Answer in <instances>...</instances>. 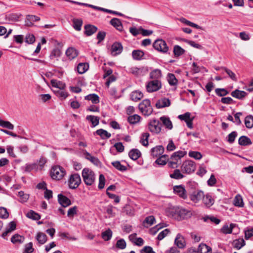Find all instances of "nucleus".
Returning a JSON list of instances; mask_svg holds the SVG:
<instances>
[{"label": "nucleus", "instance_id": "f257e3e1", "mask_svg": "<svg viewBox=\"0 0 253 253\" xmlns=\"http://www.w3.org/2000/svg\"><path fill=\"white\" fill-rule=\"evenodd\" d=\"M168 214L174 219L181 221L191 217L192 212L188 209L176 206L169 208L168 210Z\"/></svg>", "mask_w": 253, "mask_h": 253}, {"label": "nucleus", "instance_id": "f03ea898", "mask_svg": "<svg viewBox=\"0 0 253 253\" xmlns=\"http://www.w3.org/2000/svg\"><path fill=\"white\" fill-rule=\"evenodd\" d=\"M83 181L86 185H92L95 181L94 172L89 168H84L82 173Z\"/></svg>", "mask_w": 253, "mask_h": 253}, {"label": "nucleus", "instance_id": "7ed1b4c3", "mask_svg": "<svg viewBox=\"0 0 253 253\" xmlns=\"http://www.w3.org/2000/svg\"><path fill=\"white\" fill-rule=\"evenodd\" d=\"M65 174L66 171L65 169L59 166L52 167L50 170V176L53 179L61 180Z\"/></svg>", "mask_w": 253, "mask_h": 253}, {"label": "nucleus", "instance_id": "20e7f679", "mask_svg": "<svg viewBox=\"0 0 253 253\" xmlns=\"http://www.w3.org/2000/svg\"><path fill=\"white\" fill-rule=\"evenodd\" d=\"M140 112L145 116H148L153 112V108L149 99L143 100L138 106Z\"/></svg>", "mask_w": 253, "mask_h": 253}, {"label": "nucleus", "instance_id": "39448f33", "mask_svg": "<svg viewBox=\"0 0 253 253\" xmlns=\"http://www.w3.org/2000/svg\"><path fill=\"white\" fill-rule=\"evenodd\" d=\"M196 169V165L195 163L191 160L184 161L181 167L182 172L188 174L194 172Z\"/></svg>", "mask_w": 253, "mask_h": 253}, {"label": "nucleus", "instance_id": "423d86ee", "mask_svg": "<svg viewBox=\"0 0 253 253\" xmlns=\"http://www.w3.org/2000/svg\"><path fill=\"white\" fill-rule=\"evenodd\" d=\"M162 86L161 81L152 80L146 83V88L147 92L152 93L160 89Z\"/></svg>", "mask_w": 253, "mask_h": 253}, {"label": "nucleus", "instance_id": "0eeeda50", "mask_svg": "<svg viewBox=\"0 0 253 253\" xmlns=\"http://www.w3.org/2000/svg\"><path fill=\"white\" fill-rule=\"evenodd\" d=\"M148 129L153 133L159 134L162 129V124L159 120L153 119L149 123Z\"/></svg>", "mask_w": 253, "mask_h": 253}, {"label": "nucleus", "instance_id": "6e6552de", "mask_svg": "<svg viewBox=\"0 0 253 253\" xmlns=\"http://www.w3.org/2000/svg\"><path fill=\"white\" fill-rule=\"evenodd\" d=\"M153 46L156 50L164 53L168 52L169 50V47L166 42L162 39L156 40L153 43Z\"/></svg>", "mask_w": 253, "mask_h": 253}, {"label": "nucleus", "instance_id": "1a4fd4ad", "mask_svg": "<svg viewBox=\"0 0 253 253\" xmlns=\"http://www.w3.org/2000/svg\"><path fill=\"white\" fill-rule=\"evenodd\" d=\"M69 186L70 188L76 189L81 182L80 175L78 173H74L70 175L69 179Z\"/></svg>", "mask_w": 253, "mask_h": 253}, {"label": "nucleus", "instance_id": "9d476101", "mask_svg": "<svg viewBox=\"0 0 253 253\" xmlns=\"http://www.w3.org/2000/svg\"><path fill=\"white\" fill-rule=\"evenodd\" d=\"M174 245L179 249H184L186 248L187 245L186 239L181 233L176 234Z\"/></svg>", "mask_w": 253, "mask_h": 253}, {"label": "nucleus", "instance_id": "9b49d317", "mask_svg": "<svg viewBox=\"0 0 253 253\" xmlns=\"http://www.w3.org/2000/svg\"><path fill=\"white\" fill-rule=\"evenodd\" d=\"M129 72L136 77H140L145 76L148 72V70L144 67H132L129 69Z\"/></svg>", "mask_w": 253, "mask_h": 253}, {"label": "nucleus", "instance_id": "f8f14e48", "mask_svg": "<svg viewBox=\"0 0 253 253\" xmlns=\"http://www.w3.org/2000/svg\"><path fill=\"white\" fill-rule=\"evenodd\" d=\"M174 193L180 198L185 199L187 197V194L184 186L182 185H176L173 188Z\"/></svg>", "mask_w": 253, "mask_h": 253}, {"label": "nucleus", "instance_id": "ddd939ff", "mask_svg": "<svg viewBox=\"0 0 253 253\" xmlns=\"http://www.w3.org/2000/svg\"><path fill=\"white\" fill-rule=\"evenodd\" d=\"M204 192L200 190H196L193 191L190 195L191 200L195 203H198L204 197Z\"/></svg>", "mask_w": 253, "mask_h": 253}, {"label": "nucleus", "instance_id": "4468645a", "mask_svg": "<svg viewBox=\"0 0 253 253\" xmlns=\"http://www.w3.org/2000/svg\"><path fill=\"white\" fill-rule=\"evenodd\" d=\"M164 150V148L162 145L156 146L151 149V155L153 158L159 157L163 154Z\"/></svg>", "mask_w": 253, "mask_h": 253}, {"label": "nucleus", "instance_id": "2eb2a0df", "mask_svg": "<svg viewBox=\"0 0 253 253\" xmlns=\"http://www.w3.org/2000/svg\"><path fill=\"white\" fill-rule=\"evenodd\" d=\"M170 105V101L169 98L163 97L159 99L156 103V107L158 109L167 107Z\"/></svg>", "mask_w": 253, "mask_h": 253}, {"label": "nucleus", "instance_id": "dca6fc26", "mask_svg": "<svg viewBox=\"0 0 253 253\" xmlns=\"http://www.w3.org/2000/svg\"><path fill=\"white\" fill-rule=\"evenodd\" d=\"M202 201L204 205L207 208L211 207L214 203V199L210 193H207L206 195L204 194Z\"/></svg>", "mask_w": 253, "mask_h": 253}, {"label": "nucleus", "instance_id": "f3484780", "mask_svg": "<svg viewBox=\"0 0 253 253\" xmlns=\"http://www.w3.org/2000/svg\"><path fill=\"white\" fill-rule=\"evenodd\" d=\"M58 201L59 203L63 207L66 208L71 205L70 200L62 194H58Z\"/></svg>", "mask_w": 253, "mask_h": 253}, {"label": "nucleus", "instance_id": "a211bd4d", "mask_svg": "<svg viewBox=\"0 0 253 253\" xmlns=\"http://www.w3.org/2000/svg\"><path fill=\"white\" fill-rule=\"evenodd\" d=\"M160 120L162 123L166 128L168 130H171L173 128V125L170 119L166 116H163L160 118Z\"/></svg>", "mask_w": 253, "mask_h": 253}, {"label": "nucleus", "instance_id": "6ab92c4d", "mask_svg": "<svg viewBox=\"0 0 253 253\" xmlns=\"http://www.w3.org/2000/svg\"><path fill=\"white\" fill-rule=\"evenodd\" d=\"M123 46L119 42L114 43L111 47V53L113 55H118L122 52Z\"/></svg>", "mask_w": 253, "mask_h": 253}, {"label": "nucleus", "instance_id": "aec40b11", "mask_svg": "<svg viewBox=\"0 0 253 253\" xmlns=\"http://www.w3.org/2000/svg\"><path fill=\"white\" fill-rule=\"evenodd\" d=\"M40 18L36 15H28L25 19V24L26 26L31 27L33 25V22L38 21Z\"/></svg>", "mask_w": 253, "mask_h": 253}, {"label": "nucleus", "instance_id": "412c9836", "mask_svg": "<svg viewBox=\"0 0 253 253\" xmlns=\"http://www.w3.org/2000/svg\"><path fill=\"white\" fill-rule=\"evenodd\" d=\"M162 77V72L159 69H154L150 73V78L152 80L161 81Z\"/></svg>", "mask_w": 253, "mask_h": 253}, {"label": "nucleus", "instance_id": "4be33fe9", "mask_svg": "<svg viewBox=\"0 0 253 253\" xmlns=\"http://www.w3.org/2000/svg\"><path fill=\"white\" fill-rule=\"evenodd\" d=\"M169 160V156L167 155H162V156L159 157L158 159L155 161L153 165L155 166V164L159 165V166H165L167 164Z\"/></svg>", "mask_w": 253, "mask_h": 253}, {"label": "nucleus", "instance_id": "5701e85b", "mask_svg": "<svg viewBox=\"0 0 253 253\" xmlns=\"http://www.w3.org/2000/svg\"><path fill=\"white\" fill-rule=\"evenodd\" d=\"M231 94L234 98L242 100L247 96V93L244 91L236 89L232 91Z\"/></svg>", "mask_w": 253, "mask_h": 253}, {"label": "nucleus", "instance_id": "b1692460", "mask_svg": "<svg viewBox=\"0 0 253 253\" xmlns=\"http://www.w3.org/2000/svg\"><path fill=\"white\" fill-rule=\"evenodd\" d=\"M66 55L70 60L75 59L78 55V51L73 47L68 48L66 51Z\"/></svg>", "mask_w": 253, "mask_h": 253}, {"label": "nucleus", "instance_id": "393cba45", "mask_svg": "<svg viewBox=\"0 0 253 253\" xmlns=\"http://www.w3.org/2000/svg\"><path fill=\"white\" fill-rule=\"evenodd\" d=\"M110 23L115 28H116L118 30L121 31L123 30V27L122 24L121 23V20L117 18H113L112 19Z\"/></svg>", "mask_w": 253, "mask_h": 253}, {"label": "nucleus", "instance_id": "a878e982", "mask_svg": "<svg viewBox=\"0 0 253 253\" xmlns=\"http://www.w3.org/2000/svg\"><path fill=\"white\" fill-rule=\"evenodd\" d=\"M130 98L132 101L137 102L141 99L143 97L142 92L138 90L132 91L130 94Z\"/></svg>", "mask_w": 253, "mask_h": 253}, {"label": "nucleus", "instance_id": "bb28decb", "mask_svg": "<svg viewBox=\"0 0 253 253\" xmlns=\"http://www.w3.org/2000/svg\"><path fill=\"white\" fill-rule=\"evenodd\" d=\"M84 30L85 34L88 36H90L97 31V28L93 25H87L85 26Z\"/></svg>", "mask_w": 253, "mask_h": 253}, {"label": "nucleus", "instance_id": "cd10ccee", "mask_svg": "<svg viewBox=\"0 0 253 253\" xmlns=\"http://www.w3.org/2000/svg\"><path fill=\"white\" fill-rule=\"evenodd\" d=\"M211 248L206 244L201 243L199 245L198 249V253H211Z\"/></svg>", "mask_w": 253, "mask_h": 253}, {"label": "nucleus", "instance_id": "c85d7f7f", "mask_svg": "<svg viewBox=\"0 0 253 253\" xmlns=\"http://www.w3.org/2000/svg\"><path fill=\"white\" fill-rule=\"evenodd\" d=\"M50 83L53 87L58 88L60 89H64L66 87L65 84L57 80H51L50 81Z\"/></svg>", "mask_w": 253, "mask_h": 253}, {"label": "nucleus", "instance_id": "c756f323", "mask_svg": "<svg viewBox=\"0 0 253 253\" xmlns=\"http://www.w3.org/2000/svg\"><path fill=\"white\" fill-rule=\"evenodd\" d=\"M129 157L133 160H136L141 156L140 152L137 149L131 150L128 153Z\"/></svg>", "mask_w": 253, "mask_h": 253}, {"label": "nucleus", "instance_id": "7c9ffc66", "mask_svg": "<svg viewBox=\"0 0 253 253\" xmlns=\"http://www.w3.org/2000/svg\"><path fill=\"white\" fill-rule=\"evenodd\" d=\"M150 136V134L147 132H143L141 134L140 136V142L142 145L144 146H147L148 145V138Z\"/></svg>", "mask_w": 253, "mask_h": 253}, {"label": "nucleus", "instance_id": "2f4dec72", "mask_svg": "<svg viewBox=\"0 0 253 253\" xmlns=\"http://www.w3.org/2000/svg\"><path fill=\"white\" fill-rule=\"evenodd\" d=\"M85 99L90 100L93 104H97L99 102V96L94 93L90 94L85 96Z\"/></svg>", "mask_w": 253, "mask_h": 253}, {"label": "nucleus", "instance_id": "473e14b6", "mask_svg": "<svg viewBox=\"0 0 253 253\" xmlns=\"http://www.w3.org/2000/svg\"><path fill=\"white\" fill-rule=\"evenodd\" d=\"M88 65L87 63H80L77 66V70L79 74H82L88 70Z\"/></svg>", "mask_w": 253, "mask_h": 253}, {"label": "nucleus", "instance_id": "72a5a7b5", "mask_svg": "<svg viewBox=\"0 0 253 253\" xmlns=\"http://www.w3.org/2000/svg\"><path fill=\"white\" fill-rule=\"evenodd\" d=\"M235 226V224L233 223H231L229 226L228 225H225L221 229V232L225 234H231L232 233L233 229Z\"/></svg>", "mask_w": 253, "mask_h": 253}, {"label": "nucleus", "instance_id": "f704fd0d", "mask_svg": "<svg viewBox=\"0 0 253 253\" xmlns=\"http://www.w3.org/2000/svg\"><path fill=\"white\" fill-rule=\"evenodd\" d=\"M144 53L141 50H134L132 52V56L134 60H140L142 59Z\"/></svg>", "mask_w": 253, "mask_h": 253}, {"label": "nucleus", "instance_id": "c9c22d12", "mask_svg": "<svg viewBox=\"0 0 253 253\" xmlns=\"http://www.w3.org/2000/svg\"><path fill=\"white\" fill-rule=\"evenodd\" d=\"M233 245L234 248L239 250L245 245V242L242 238L236 239L233 241Z\"/></svg>", "mask_w": 253, "mask_h": 253}, {"label": "nucleus", "instance_id": "e433bc0d", "mask_svg": "<svg viewBox=\"0 0 253 253\" xmlns=\"http://www.w3.org/2000/svg\"><path fill=\"white\" fill-rule=\"evenodd\" d=\"M169 176L170 178L175 179H181L184 177V175L178 169H175L174 170L173 173L170 174Z\"/></svg>", "mask_w": 253, "mask_h": 253}, {"label": "nucleus", "instance_id": "4c0bfd02", "mask_svg": "<svg viewBox=\"0 0 253 253\" xmlns=\"http://www.w3.org/2000/svg\"><path fill=\"white\" fill-rule=\"evenodd\" d=\"M24 170L26 172H30L33 170H38L39 169L37 163L27 164L24 167Z\"/></svg>", "mask_w": 253, "mask_h": 253}, {"label": "nucleus", "instance_id": "58836bf2", "mask_svg": "<svg viewBox=\"0 0 253 253\" xmlns=\"http://www.w3.org/2000/svg\"><path fill=\"white\" fill-rule=\"evenodd\" d=\"M238 143L242 146H246L252 144L250 139L246 136H241L238 140Z\"/></svg>", "mask_w": 253, "mask_h": 253}, {"label": "nucleus", "instance_id": "ea45409f", "mask_svg": "<svg viewBox=\"0 0 253 253\" xmlns=\"http://www.w3.org/2000/svg\"><path fill=\"white\" fill-rule=\"evenodd\" d=\"M167 80L170 85H176L178 83L177 80L174 74L169 73L167 76Z\"/></svg>", "mask_w": 253, "mask_h": 253}, {"label": "nucleus", "instance_id": "a19ab883", "mask_svg": "<svg viewBox=\"0 0 253 253\" xmlns=\"http://www.w3.org/2000/svg\"><path fill=\"white\" fill-rule=\"evenodd\" d=\"M96 133L99 135L102 139H107L111 137V134L106 130L103 129H99L96 130Z\"/></svg>", "mask_w": 253, "mask_h": 253}, {"label": "nucleus", "instance_id": "79ce46f5", "mask_svg": "<svg viewBox=\"0 0 253 253\" xmlns=\"http://www.w3.org/2000/svg\"><path fill=\"white\" fill-rule=\"evenodd\" d=\"M83 25V21L81 19H73V27L78 31L81 30V27Z\"/></svg>", "mask_w": 253, "mask_h": 253}, {"label": "nucleus", "instance_id": "37998d69", "mask_svg": "<svg viewBox=\"0 0 253 253\" xmlns=\"http://www.w3.org/2000/svg\"><path fill=\"white\" fill-rule=\"evenodd\" d=\"M234 205L236 207H243L244 204L242 196L238 194L236 195L234 199Z\"/></svg>", "mask_w": 253, "mask_h": 253}, {"label": "nucleus", "instance_id": "c03bdc74", "mask_svg": "<svg viewBox=\"0 0 253 253\" xmlns=\"http://www.w3.org/2000/svg\"><path fill=\"white\" fill-rule=\"evenodd\" d=\"M111 164L118 170L125 171L127 169L126 167L122 165L120 161H116L112 162Z\"/></svg>", "mask_w": 253, "mask_h": 253}, {"label": "nucleus", "instance_id": "a18cd8bd", "mask_svg": "<svg viewBox=\"0 0 253 253\" xmlns=\"http://www.w3.org/2000/svg\"><path fill=\"white\" fill-rule=\"evenodd\" d=\"M36 239L40 244L42 245L46 242L47 237L44 233L39 232L36 236Z\"/></svg>", "mask_w": 253, "mask_h": 253}, {"label": "nucleus", "instance_id": "49530a36", "mask_svg": "<svg viewBox=\"0 0 253 253\" xmlns=\"http://www.w3.org/2000/svg\"><path fill=\"white\" fill-rule=\"evenodd\" d=\"M17 196L19 197V202L22 203L26 202L29 198V194L24 193L22 191L18 192Z\"/></svg>", "mask_w": 253, "mask_h": 253}, {"label": "nucleus", "instance_id": "de8ad7c7", "mask_svg": "<svg viewBox=\"0 0 253 253\" xmlns=\"http://www.w3.org/2000/svg\"><path fill=\"white\" fill-rule=\"evenodd\" d=\"M61 54L62 52L60 49L58 48H55L51 51L49 58L50 59H53L55 58H57L60 57Z\"/></svg>", "mask_w": 253, "mask_h": 253}, {"label": "nucleus", "instance_id": "09e8293b", "mask_svg": "<svg viewBox=\"0 0 253 253\" xmlns=\"http://www.w3.org/2000/svg\"><path fill=\"white\" fill-rule=\"evenodd\" d=\"M185 52V50L183 49L179 45H175L173 47V53L174 56L176 57H178L183 54Z\"/></svg>", "mask_w": 253, "mask_h": 253}, {"label": "nucleus", "instance_id": "8fccbe9b", "mask_svg": "<svg viewBox=\"0 0 253 253\" xmlns=\"http://www.w3.org/2000/svg\"><path fill=\"white\" fill-rule=\"evenodd\" d=\"M86 120L89 121L93 126H95L98 125L99 122V118L92 115H88L86 116Z\"/></svg>", "mask_w": 253, "mask_h": 253}, {"label": "nucleus", "instance_id": "3c124183", "mask_svg": "<svg viewBox=\"0 0 253 253\" xmlns=\"http://www.w3.org/2000/svg\"><path fill=\"white\" fill-rule=\"evenodd\" d=\"M186 154V152L185 151H178L174 152L171 156V159H175L179 161L181 158L184 157Z\"/></svg>", "mask_w": 253, "mask_h": 253}, {"label": "nucleus", "instance_id": "603ef678", "mask_svg": "<svg viewBox=\"0 0 253 253\" xmlns=\"http://www.w3.org/2000/svg\"><path fill=\"white\" fill-rule=\"evenodd\" d=\"M141 117L138 115H133L128 117L127 120L131 124H135L138 123L140 120Z\"/></svg>", "mask_w": 253, "mask_h": 253}, {"label": "nucleus", "instance_id": "864d4df0", "mask_svg": "<svg viewBox=\"0 0 253 253\" xmlns=\"http://www.w3.org/2000/svg\"><path fill=\"white\" fill-rule=\"evenodd\" d=\"M245 124L247 128H251L253 127V116L249 115L245 119Z\"/></svg>", "mask_w": 253, "mask_h": 253}, {"label": "nucleus", "instance_id": "5fc2aeb1", "mask_svg": "<svg viewBox=\"0 0 253 253\" xmlns=\"http://www.w3.org/2000/svg\"><path fill=\"white\" fill-rule=\"evenodd\" d=\"M24 238L18 234L14 235L11 238V241L14 244L22 243L23 242Z\"/></svg>", "mask_w": 253, "mask_h": 253}, {"label": "nucleus", "instance_id": "6e6d98bb", "mask_svg": "<svg viewBox=\"0 0 253 253\" xmlns=\"http://www.w3.org/2000/svg\"><path fill=\"white\" fill-rule=\"evenodd\" d=\"M0 126L11 130L14 128V126L10 122L1 119H0Z\"/></svg>", "mask_w": 253, "mask_h": 253}, {"label": "nucleus", "instance_id": "4d7b16f0", "mask_svg": "<svg viewBox=\"0 0 253 253\" xmlns=\"http://www.w3.org/2000/svg\"><path fill=\"white\" fill-rule=\"evenodd\" d=\"M26 216L28 218L34 220H39L41 218V216L38 213L32 210L27 213Z\"/></svg>", "mask_w": 253, "mask_h": 253}, {"label": "nucleus", "instance_id": "13d9d810", "mask_svg": "<svg viewBox=\"0 0 253 253\" xmlns=\"http://www.w3.org/2000/svg\"><path fill=\"white\" fill-rule=\"evenodd\" d=\"M112 236V232L110 229H108V230L102 233V238L104 239V241H108L110 240Z\"/></svg>", "mask_w": 253, "mask_h": 253}, {"label": "nucleus", "instance_id": "bf43d9fd", "mask_svg": "<svg viewBox=\"0 0 253 253\" xmlns=\"http://www.w3.org/2000/svg\"><path fill=\"white\" fill-rule=\"evenodd\" d=\"M155 221V218L154 216L150 215L148 216L145 219L143 224L145 226H146L145 224H147L149 226H151L153 225Z\"/></svg>", "mask_w": 253, "mask_h": 253}, {"label": "nucleus", "instance_id": "052dcab7", "mask_svg": "<svg viewBox=\"0 0 253 253\" xmlns=\"http://www.w3.org/2000/svg\"><path fill=\"white\" fill-rule=\"evenodd\" d=\"M56 95L61 99H65L69 96V93L64 89H60L56 92Z\"/></svg>", "mask_w": 253, "mask_h": 253}, {"label": "nucleus", "instance_id": "680f3d73", "mask_svg": "<svg viewBox=\"0 0 253 253\" xmlns=\"http://www.w3.org/2000/svg\"><path fill=\"white\" fill-rule=\"evenodd\" d=\"M188 154L189 157L193 158L196 160H200L202 158V154L199 152L190 151Z\"/></svg>", "mask_w": 253, "mask_h": 253}, {"label": "nucleus", "instance_id": "e2e57ef3", "mask_svg": "<svg viewBox=\"0 0 253 253\" xmlns=\"http://www.w3.org/2000/svg\"><path fill=\"white\" fill-rule=\"evenodd\" d=\"M115 209L112 205H108L105 207L106 213L109 215V217H113L115 215V213L114 211Z\"/></svg>", "mask_w": 253, "mask_h": 253}, {"label": "nucleus", "instance_id": "0e129e2a", "mask_svg": "<svg viewBox=\"0 0 253 253\" xmlns=\"http://www.w3.org/2000/svg\"><path fill=\"white\" fill-rule=\"evenodd\" d=\"M47 162L46 159L42 156L40 159L37 161L36 163H37L38 165L39 169H42L44 165L46 164Z\"/></svg>", "mask_w": 253, "mask_h": 253}, {"label": "nucleus", "instance_id": "69168bd1", "mask_svg": "<svg viewBox=\"0 0 253 253\" xmlns=\"http://www.w3.org/2000/svg\"><path fill=\"white\" fill-rule=\"evenodd\" d=\"M215 92L219 96H224L229 93V92L224 88H216Z\"/></svg>", "mask_w": 253, "mask_h": 253}, {"label": "nucleus", "instance_id": "338daca9", "mask_svg": "<svg viewBox=\"0 0 253 253\" xmlns=\"http://www.w3.org/2000/svg\"><path fill=\"white\" fill-rule=\"evenodd\" d=\"M170 231L169 229H165L161 231L157 236V239L159 241L163 240L169 233Z\"/></svg>", "mask_w": 253, "mask_h": 253}, {"label": "nucleus", "instance_id": "774afa93", "mask_svg": "<svg viewBox=\"0 0 253 253\" xmlns=\"http://www.w3.org/2000/svg\"><path fill=\"white\" fill-rule=\"evenodd\" d=\"M34 251V248H33V243L30 242L25 246V249L23 253H32Z\"/></svg>", "mask_w": 253, "mask_h": 253}]
</instances>
